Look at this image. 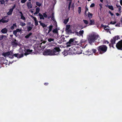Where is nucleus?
Segmentation results:
<instances>
[{"instance_id":"f257e3e1","label":"nucleus","mask_w":122,"mask_h":122,"mask_svg":"<svg viewBox=\"0 0 122 122\" xmlns=\"http://www.w3.org/2000/svg\"><path fill=\"white\" fill-rule=\"evenodd\" d=\"M60 51L59 48L56 47L53 50L51 51L50 49L45 50L43 53V54L45 56L58 55L59 54Z\"/></svg>"},{"instance_id":"f03ea898","label":"nucleus","mask_w":122,"mask_h":122,"mask_svg":"<svg viewBox=\"0 0 122 122\" xmlns=\"http://www.w3.org/2000/svg\"><path fill=\"white\" fill-rule=\"evenodd\" d=\"M87 38L89 43L91 44L97 39L99 38V37L98 35L92 33L88 35Z\"/></svg>"},{"instance_id":"7ed1b4c3","label":"nucleus","mask_w":122,"mask_h":122,"mask_svg":"<svg viewBox=\"0 0 122 122\" xmlns=\"http://www.w3.org/2000/svg\"><path fill=\"white\" fill-rule=\"evenodd\" d=\"M2 55L5 57H8L10 58H12L14 56L16 57H18V54H13V51H11L10 52L3 53L2 54Z\"/></svg>"},{"instance_id":"20e7f679","label":"nucleus","mask_w":122,"mask_h":122,"mask_svg":"<svg viewBox=\"0 0 122 122\" xmlns=\"http://www.w3.org/2000/svg\"><path fill=\"white\" fill-rule=\"evenodd\" d=\"M97 49L100 54H102L107 51V47L105 45H102L98 47L97 48Z\"/></svg>"},{"instance_id":"39448f33","label":"nucleus","mask_w":122,"mask_h":122,"mask_svg":"<svg viewBox=\"0 0 122 122\" xmlns=\"http://www.w3.org/2000/svg\"><path fill=\"white\" fill-rule=\"evenodd\" d=\"M75 41L74 39H71L69 40V41L67 43V46L69 47L71 46L72 45L75 44Z\"/></svg>"},{"instance_id":"423d86ee","label":"nucleus","mask_w":122,"mask_h":122,"mask_svg":"<svg viewBox=\"0 0 122 122\" xmlns=\"http://www.w3.org/2000/svg\"><path fill=\"white\" fill-rule=\"evenodd\" d=\"M116 47L119 49H122V40L119 41L117 44Z\"/></svg>"},{"instance_id":"0eeeda50","label":"nucleus","mask_w":122,"mask_h":122,"mask_svg":"<svg viewBox=\"0 0 122 122\" xmlns=\"http://www.w3.org/2000/svg\"><path fill=\"white\" fill-rule=\"evenodd\" d=\"M32 50H30L29 49L25 50V53L24 54L25 55H29L30 54H32Z\"/></svg>"},{"instance_id":"6e6552de","label":"nucleus","mask_w":122,"mask_h":122,"mask_svg":"<svg viewBox=\"0 0 122 122\" xmlns=\"http://www.w3.org/2000/svg\"><path fill=\"white\" fill-rule=\"evenodd\" d=\"M7 17H5L0 20V23L2 22L3 23H6L8 22L9 21V19L7 18Z\"/></svg>"},{"instance_id":"1a4fd4ad","label":"nucleus","mask_w":122,"mask_h":122,"mask_svg":"<svg viewBox=\"0 0 122 122\" xmlns=\"http://www.w3.org/2000/svg\"><path fill=\"white\" fill-rule=\"evenodd\" d=\"M15 7V5H14L12 7V8L9 10V12L7 13L8 15H10L12 14L13 10Z\"/></svg>"},{"instance_id":"9d476101","label":"nucleus","mask_w":122,"mask_h":122,"mask_svg":"<svg viewBox=\"0 0 122 122\" xmlns=\"http://www.w3.org/2000/svg\"><path fill=\"white\" fill-rule=\"evenodd\" d=\"M84 32V31L83 30H81L79 32H76V34L78 36H82L83 37Z\"/></svg>"},{"instance_id":"9b49d317","label":"nucleus","mask_w":122,"mask_h":122,"mask_svg":"<svg viewBox=\"0 0 122 122\" xmlns=\"http://www.w3.org/2000/svg\"><path fill=\"white\" fill-rule=\"evenodd\" d=\"M27 6L29 9L31 8L32 7V5L31 2H27Z\"/></svg>"},{"instance_id":"f8f14e48","label":"nucleus","mask_w":122,"mask_h":122,"mask_svg":"<svg viewBox=\"0 0 122 122\" xmlns=\"http://www.w3.org/2000/svg\"><path fill=\"white\" fill-rule=\"evenodd\" d=\"M104 29L106 30L107 32H109L110 33H111L110 31H109V30L110 29L109 27L108 26H104Z\"/></svg>"},{"instance_id":"ddd939ff","label":"nucleus","mask_w":122,"mask_h":122,"mask_svg":"<svg viewBox=\"0 0 122 122\" xmlns=\"http://www.w3.org/2000/svg\"><path fill=\"white\" fill-rule=\"evenodd\" d=\"M40 9L39 7H37L36 9V12L34 14L35 15L37 14L38 13H39L40 11Z\"/></svg>"},{"instance_id":"4468645a","label":"nucleus","mask_w":122,"mask_h":122,"mask_svg":"<svg viewBox=\"0 0 122 122\" xmlns=\"http://www.w3.org/2000/svg\"><path fill=\"white\" fill-rule=\"evenodd\" d=\"M92 52L90 51H89V50L87 51H86L84 52V54L86 55H89L91 54Z\"/></svg>"},{"instance_id":"2eb2a0df","label":"nucleus","mask_w":122,"mask_h":122,"mask_svg":"<svg viewBox=\"0 0 122 122\" xmlns=\"http://www.w3.org/2000/svg\"><path fill=\"white\" fill-rule=\"evenodd\" d=\"M20 13L21 14L20 17L21 19L24 20H25V17L23 16L22 13L21 12H20Z\"/></svg>"},{"instance_id":"dca6fc26","label":"nucleus","mask_w":122,"mask_h":122,"mask_svg":"<svg viewBox=\"0 0 122 122\" xmlns=\"http://www.w3.org/2000/svg\"><path fill=\"white\" fill-rule=\"evenodd\" d=\"M95 24L94 20H91L90 21L89 25H94Z\"/></svg>"},{"instance_id":"f3484780","label":"nucleus","mask_w":122,"mask_h":122,"mask_svg":"<svg viewBox=\"0 0 122 122\" xmlns=\"http://www.w3.org/2000/svg\"><path fill=\"white\" fill-rule=\"evenodd\" d=\"M52 28L53 26L51 25H50L49 27H47V28L49 29V31L48 32V34L51 31Z\"/></svg>"},{"instance_id":"a211bd4d","label":"nucleus","mask_w":122,"mask_h":122,"mask_svg":"<svg viewBox=\"0 0 122 122\" xmlns=\"http://www.w3.org/2000/svg\"><path fill=\"white\" fill-rule=\"evenodd\" d=\"M6 37L4 36L1 35L0 36V40L5 39L6 38Z\"/></svg>"},{"instance_id":"6ab92c4d","label":"nucleus","mask_w":122,"mask_h":122,"mask_svg":"<svg viewBox=\"0 0 122 122\" xmlns=\"http://www.w3.org/2000/svg\"><path fill=\"white\" fill-rule=\"evenodd\" d=\"M7 30V29H6L5 28L1 30V31L3 33H6Z\"/></svg>"},{"instance_id":"aec40b11","label":"nucleus","mask_w":122,"mask_h":122,"mask_svg":"<svg viewBox=\"0 0 122 122\" xmlns=\"http://www.w3.org/2000/svg\"><path fill=\"white\" fill-rule=\"evenodd\" d=\"M106 6L107 7H108L109 9H111L112 10H114L113 7L112 5H107Z\"/></svg>"},{"instance_id":"412c9836","label":"nucleus","mask_w":122,"mask_h":122,"mask_svg":"<svg viewBox=\"0 0 122 122\" xmlns=\"http://www.w3.org/2000/svg\"><path fill=\"white\" fill-rule=\"evenodd\" d=\"M113 38L114 40V41H116V40H117L119 39V36H115Z\"/></svg>"},{"instance_id":"4be33fe9","label":"nucleus","mask_w":122,"mask_h":122,"mask_svg":"<svg viewBox=\"0 0 122 122\" xmlns=\"http://www.w3.org/2000/svg\"><path fill=\"white\" fill-rule=\"evenodd\" d=\"M71 26L70 25H66V30L68 31L69 29L70 28Z\"/></svg>"},{"instance_id":"5701e85b","label":"nucleus","mask_w":122,"mask_h":122,"mask_svg":"<svg viewBox=\"0 0 122 122\" xmlns=\"http://www.w3.org/2000/svg\"><path fill=\"white\" fill-rule=\"evenodd\" d=\"M39 16L40 17V19H44L43 15L41 14L40 13H39Z\"/></svg>"},{"instance_id":"b1692460","label":"nucleus","mask_w":122,"mask_h":122,"mask_svg":"<svg viewBox=\"0 0 122 122\" xmlns=\"http://www.w3.org/2000/svg\"><path fill=\"white\" fill-rule=\"evenodd\" d=\"M62 54L64 56H66L67 55V51L65 50L62 52Z\"/></svg>"},{"instance_id":"393cba45","label":"nucleus","mask_w":122,"mask_h":122,"mask_svg":"<svg viewBox=\"0 0 122 122\" xmlns=\"http://www.w3.org/2000/svg\"><path fill=\"white\" fill-rule=\"evenodd\" d=\"M16 27V25L15 24H14L11 27V29L12 30L13 29Z\"/></svg>"},{"instance_id":"a878e982","label":"nucleus","mask_w":122,"mask_h":122,"mask_svg":"<svg viewBox=\"0 0 122 122\" xmlns=\"http://www.w3.org/2000/svg\"><path fill=\"white\" fill-rule=\"evenodd\" d=\"M69 20V18H68L67 19H65L64 20L63 23L65 24H66L67 22H68Z\"/></svg>"},{"instance_id":"bb28decb","label":"nucleus","mask_w":122,"mask_h":122,"mask_svg":"<svg viewBox=\"0 0 122 122\" xmlns=\"http://www.w3.org/2000/svg\"><path fill=\"white\" fill-rule=\"evenodd\" d=\"M48 41L49 42H53L54 41V39L51 38H49L48 39Z\"/></svg>"},{"instance_id":"cd10ccee","label":"nucleus","mask_w":122,"mask_h":122,"mask_svg":"<svg viewBox=\"0 0 122 122\" xmlns=\"http://www.w3.org/2000/svg\"><path fill=\"white\" fill-rule=\"evenodd\" d=\"M25 24L23 22H21L20 23V25L22 26H25Z\"/></svg>"},{"instance_id":"c85d7f7f","label":"nucleus","mask_w":122,"mask_h":122,"mask_svg":"<svg viewBox=\"0 0 122 122\" xmlns=\"http://www.w3.org/2000/svg\"><path fill=\"white\" fill-rule=\"evenodd\" d=\"M110 41L111 43L112 44H114L115 43V41H114L113 38L111 39Z\"/></svg>"},{"instance_id":"c756f323","label":"nucleus","mask_w":122,"mask_h":122,"mask_svg":"<svg viewBox=\"0 0 122 122\" xmlns=\"http://www.w3.org/2000/svg\"><path fill=\"white\" fill-rule=\"evenodd\" d=\"M32 35V33H30L27 35L26 36H25V37L26 38H29L30 36L31 35Z\"/></svg>"},{"instance_id":"7c9ffc66","label":"nucleus","mask_w":122,"mask_h":122,"mask_svg":"<svg viewBox=\"0 0 122 122\" xmlns=\"http://www.w3.org/2000/svg\"><path fill=\"white\" fill-rule=\"evenodd\" d=\"M53 32L54 33H58V30L57 29H55L53 30Z\"/></svg>"},{"instance_id":"2f4dec72","label":"nucleus","mask_w":122,"mask_h":122,"mask_svg":"<svg viewBox=\"0 0 122 122\" xmlns=\"http://www.w3.org/2000/svg\"><path fill=\"white\" fill-rule=\"evenodd\" d=\"M88 15L89 17L90 18H91L92 17V14L91 13H90L89 12Z\"/></svg>"},{"instance_id":"473e14b6","label":"nucleus","mask_w":122,"mask_h":122,"mask_svg":"<svg viewBox=\"0 0 122 122\" xmlns=\"http://www.w3.org/2000/svg\"><path fill=\"white\" fill-rule=\"evenodd\" d=\"M13 43H14L15 45V46L18 43L17 41L15 39H14V41H13Z\"/></svg>"},{"instance_id":"72a5a7b5","label":"nucleus","mask_w":122,"mask_h":122,"mask_svg":"<svg viewBox=\"0 0 122 122\" xmlns=\"http://www.w3.org/2000/svg\"><path fill=\"white\" fill-rule=\"evenodd\" d=\"M36 4L38 6L40 7L41 6V3L38 2H36Z\"/></svg>"},{"instance_id":"f704fd0d","label":"nucleus","mask_w":122,"mask_h":122,"mask_svg":"<svg viewBox=\"0 0 122 122\" xmlns=\"http://www.w3.org/2000/svg\"><path fill=\"white\" fill-rule=\"evenodd\" d=\"M39 22L40 23L41 25L43 27L46 26V25L44 23H41L40 21Z\"/></svg>"},{"instance_id":"c9c22d12","label":"nucleus","mask_w":122,"mask_h":122,"mask_svg":"<svg viewBox=\"0 0 122 122\" xmlns=\"http://www.w3.org/2000/svg\"><path fill=\"white\" fill-rule=\"evenodd\" d=\"M53 14H54L53 13L52 14V17H48V19H49L51 17V19L52 20H53V21H54L55 19H54V17L53 16Z\"/></svg>"},{"instance_id":"e433bc0d","label":"nucleus","mask_w":122,"mask_h":122,"mask_svg":"<svg viewBox=\"0 0 122 122\" xmlns=\"http://www.w3.org/2000/svg\"><path fill=\"white\" fill-rule=\"evenodd\" d=\"M83 21L85 24H88V22L87 20H83Z\"/></svg>"},{"instance_id":"4c0bfd02","label":"nucleus","mask_w":122,"mask_h":122,"mask_svg":"<svg viewBox=\"0 0 122 122\" xmlns=\"http://www.w3.org/2000/svg\"><path fill=\"white\" fill-rule=\"evenodd\" d=\"M117 6L119 10V11L120 12H121V6L120 5H117Z\"/></svg>"},{"instance_id":"58836bf2","label":"nucleus","mask_w":122,"mask_h":122,"mask_svg":"<svg viewBox=\"0 0 122 122\" xmlns=\"http://www.w3.org/2000/svg\"><path fill=\"white\" fill-rule=\"evenodd\" d=\"M32 27L31 26H28L27 27V30L28 31L32 29Z\"/></svg>"},{"instance_id":"ea45409f","label":"nucleus","mask_w":122,"mask_h":122,"mask_svg":"<svg viewBox=\"0 0 122 122\" xmlns=\"http://www.w3.org/2000/svg\"><path fill=\"white\" fill-rule=\"evenodd\" d=\"M0 2L1 4H3L5 3V1L4 0H1L0 1Z\"/></svg>"},{"instance_id":"a19ab883","label":"nucleus","mask_w":122,"mask_h":122,"mask_svg":"<svg viewBox=\"0 0 122 122\" xmlns=\"http://www.w3.org/2000/svg\"><path fill=\"white\" fill-rule=\"evenodd\" d=\"M81 11V7H79L78 8V12L79 14H80Z\"/></svg>"},{"instance_id":"79ce46f5","label":"nucleus","mask_w":122,"mask_h":122,"mask_svg":"<svg viewBox=\"0 0 122 122\" xmlns=\"http://www.w3.org/2000/svg\"><path fill=\"white\" fill-rule=\"evenodd\" d=\"M116 22L115 21H111L110 23V24H111L114 25L116 24Z\"/></svg>"},{"instance_id":"37998d69","label":"nucleus","mask_w":122,"mask_h":122,"mask_svg":"<svg viewBox=\"0 0 122 122\" xmlns=\"http://www.w3.org/2000/svg\"><path fill=\"white\" fill-rule=\"evenodd\" d=\"M22 30L21 29H16V30L17 32H20Z\"/></svg>"},{"instance_id":"c03bdc74","label":"nucleus","mask_w":122,"mask_h":122,"mask_svg":"<svg viewBox=\"0 0 122 122\" xmlns=\"http://www.w3.org/2000/svg\"><path fill=\"white\" fill-rule=\"evenodd\" d=\"M31 17L35 21H36L37 20V19L36 17L32 16H31Z\"/></svg>"},{"instance_id":"a18cd8bd","label":"nucleus","mask_w":122,"mask_h":122,"mask_svg":"<svg viewBox=\"0 0 122 122\" xmlns=\"http://www.w3.org/2000/svg\"><path fill=\"white\" fill-rule=\"evenodd\" d=\"M35 25L37 26L38 25V21L37 20L35 21Z\"/></svg>"},{"instance_id":"49530a36","label":"nucleus","mask_w":122,"mask_h":122,"mask_svg":"<svg viewBox=\"0 0 122 122\" xmlns=\"http://www.w3.org/2000/svg\"><path fill=\"white\" fill-rule=\"evenodd\" d=\"M17 31H16V30H15V31H13V34L15 35V36H16V35L17 34Z\"/></svg>"},{"instance_id":"de8ad7c7","label":"nucleus","mask_w":122,"mask_h":122,"mask_svg":"<svg viewBox=\"0 0 122 122\" xmlns=\"http://www.w3.org/2000/svg\"><path fill=\"white\" fill-rule=\"evenodd\" d=\"M27 0H21V2L22 3H25L26 1Z\"/></svg>"},{"instance_id":"09e8293b","label":"nucleus","mask_w":122,"mask_h":122,"mask_svg":"<svg viewBox=\"0 0 122 122\" xmlns=\"http://www.w3.org/2000/svg\"><path fill=\"white\" fill-rule=\"evenodd\" d=\"M95 5L94 3H92L90 5V7H92L94 6Z\"/></svg>"},{"instance_id":"8fccbe9b","label":"nucleus","mask_w":122,"mask_h":122,"mask_svg":"<svg viewBox=\"0 0 122 122\" xmlns=\"http://www.w3.org/2000/svg\"><path fill=\"white\" fill-rule=\"evenodd\" d=\"M43 16H44L45 18H46L47 17V16L46 15V13H44L43 14Z\"/></svg>"},{"instance_id":"3c124183","label":"nucleus","mask_w":122,"mask_h":122,"mask_svg":"<svg viewBox=\"0 0 122 122\" xmlns=\"http://www.w3.org/2000/svg\"><path fill=\"white\" fill-rule=\"evenodd\" d=\"M96 50L95 49H92V51L94 53H95L96 52Z\"/></svg>"},{"instance_id":"603ef678","label":"nucleus","mask_w":122,"mask_h":122,"mask_svg":"<svg viewBox=\"0 0 122 122\" xmlns=\"http://www.w3.org/2000/svg\"><path fill=\"white\" fill-rule=\"evenodd\" d=\"M82 53V52L81 51L80 52H79V51H77V54H81Z\"/></svg>"},{"instance_id":"864d4df0","label":"nucleus","mask_w":122,"mask_h":122,"mask_svg":"<svg viewBox=\"0 0 122 122\" xmlns=\"http://www.w3.org/2000/svg\"><path fill=\"white\" fill-rule=\"evenodd\" d=\"M120 2L121 5L122 6V0H120Z\"/></svg>"},{"instance_id":"5fc2aeb1","label":"nucleus","mask_w":122,"mask_h":122,"mask_svg":"<svg viewBox=\"0 0 122 122\" xmlns=\"http://www.w3.org/2000/svg\"><path fill=\"white\" fill-rule=\"evenodd\" d=\"M23 54H21V56H19V58H20L23 57Z\"/></svg>"},{"instance_id":"6e6d98bb","label":"nucleus","mask_w":122,"mask_h":122,"mask_svg":"<svg viewBox=\"0 0 122 122\" xmlns=\"http://www.w3.org/2000/svg\"><path fill=\"white\" fill-rule=\"evenodd\" d=\"M109 13L111 16H113V14L110 11L109 12Z\"/></svg>"},{"instance_id":"4d7b16f0","label":"nucleus","mask_w":122,"mask_h":122,"mask_svg":"<svg viewBox=\"0 0 122 122\" xmlns=\"http://www.w3.org/2000/svg\"><path fill=\"white\" fill-rule=\"evenodd\" d=\"M8 1L9 0H5L6 3V4H7L8 3Z\"/></svg>"},{"instance_id":"13d9d810","label":"nucleus","mask_w":122,"mask_h":122,"mask_svg":"<svg viewBox=\"0 0 122 122\" xmlns=\"http://www.w3.org/2000/svg\"><path fill=\"white\" fill-rule=\"evenodd\" d=\"M99 5L100 6V7H101V8H102V4H99Z\"/></svg>"},{"instance_id":"bf43d9fd","label":"nucleus","mask_w":122,"mask_h":122,"mask_svg":"<svg viewBox=\"0 0 122 122\" xmlns=\"http://www.w3.org/2000/svg\"><path fill=\"white\" fill-rule=\"evenodd\" d=\"M116 15L117 16L119 15V14L118 13H116Z\"/></svg>"},{"instance_id":"052dcab7","label":"nucleus","mask_w":122,"mask_h":122,"mask_svg":"<svg viewBox=\"0 0 122 122\" xmlns=\"http://www.w3.org/2000/svg\"><path fill=\"white\" fill-rule=\"evenodd\" d=\"M48 83H44V85H47L48 84Z\"/></svg>"},{"instance_id":"680f3d73","label":"nucleus","mask_w":122,"mask_h":122,"mask_svg":"<svg viewBox=\"0 0 122 122\" xmlns=\"http://www.w3.org/2000/svg\"><path fill=\"white\" fill-rule=\"evenodd\" d=\"M105 43H107V44H108V42L107 41H106V42H105Z\"/></svg>"},{"instance_id":"e2e57ef3","label":"nucleus","mask_w":122,"mask_h":122,"mask_svg":"<svg viewBox=\"0 0 122 122\" xmlns=\"http://www.w3.org/2000/svg\"><path fill=\"white\" fill-rule=\"evenodd\" d=\"M116 26H119L117 24L116 25H115Z\"/></svg>"},{"instance_id":"0e129e2a","label":"nucleus","mask_w":122,"mask_h":122,"mask_svg":"<svg viewBox=\"0 0 122 122\" xmlns=\"http://www.w3.org/2000/svg\"><path fill=\"white\" fill-rule=\"evenodd\" d=\"M100 1H101V2H102L103 1V0H100Z\"/></svg>"},{"instance_id":"69168bd1","label":"nucleus","mask_w":122,"mask_h":122,"mask_svg":"<svg viewBox=\"0 0 122 122\" xmlns=\"http://www.w3.org/2000/svg\"><path fill=\"white\" fill-rule=\"evenodd\" d=\"M13 36V35H10V36L11 37H12V36Z\"/></svg>"},{"instance_id":"338daca9","label":"nucleus","mask_w":122,"mask_h":122,"mask_svg":"<svg viewBox=\"0 0 122 122\" xmlns=\"http://www.w3.org/2000/svg\"><path fill=\"white\" fill-rule=\"evenodd\" d=\"M74 54V53H71V55H73Z\"/></svg>"},{"instance_id":"774afa93","label":"nucleus","mask_w":122,"mask_h":122,"mask_svg":"<svg viewBox=\"0 0 122 122\" xmlns=\"http://www.w3.org/2000/svg\"><path fill=\"white\" fill-rule=\"evenodd\" d=\"M102 8H101V7H100V10H102Z\"/></svg>"}]
</instances>
